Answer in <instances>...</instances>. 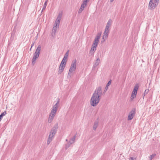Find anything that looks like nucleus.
I'll return each instance as SVG.
<instances>
[{"mask_svg": "<svg viewBox=\"0 0 160 160\" xmlns=\"http://www.w3.org/2000/svg\"><path fill=\"white\" fill-rule=\"evenodd\" d=\"M72 143L71 141H69L65 145L66 149H67Z\"/></svg>", "mask_w": 160, "mask_h": 160, "instance_id": "19", "label": "nucleus"}, {"mask_svg": "<svg viewBox=\"0 0 160 160\" xmlns=\"http://www.w3.org/2000/svg\"><path fill=\"white\" fill-rule=\"evenodd\" d=\"M96 48L97 47H96L92 45L90 52L94 53L95 51L96 50Z\"/></svg>", "mask_w": 160, "mask_h": 160, "instance_id": "16", "label": "nucleus"}, {"mask_svg": "<svg viewBox=\"0 0 160 160\" xmlns=\"http://www.w3.org/2000/svg\"><path fill=\"white\" fill-rule=\"evenodd\" d=\"M136 109L135 108H132L131 111L129 113L128 118V120H130L132 119L136 113Z\"/></svg>", "mask_w": 160, "mask_h": 160, "instance_id": "8", "label": "nucleus"}, {"mask_svg": "<svg viewBox=\"0 0 160 160\" xmlns=\"http://www.w3.org/2000/svg\"><path fill=\"white\" fill-rule=\"evenodd\" d=\"M58 107H57V106H53V107H52V109H54V110H55V111H57V110H58Z\"/></svg>", "mask_w": 160, "mask_h": 160, "instance_id": "26", "label": "nucleus"}, {"mask_svg": "<svg viewBox=\"0 0 160 160\" xmlns=\"http://www.w3.org/2000/svg\"><path fill=\"white\" fill-rule=\"evenodd\" d=\"M66 141H67V142H68V139H66Z\"/></svg>", "mask_w": 160, "mask_h": 160, "instance_id": "39", "label": "nucleus"}, {"mask_svg": "<svg viewBox=\"0 0 160 160\" xmlns=\"http://www.w3.org/2000/svg\"><path fill=\"white\" fill-rule=\"evenodd\" d=\"M94 55V53L92 52H91L89 51V53H88V56L89 57H90L91 59L93 57Z\"/></svg>", "mask_w": 160, "mask_h": 160, "instance_id": "23", "label": "nucleus"}, {"mask_svg": "<svg viewBox=\"0 0 160 160\" xmlns=\"http://www.w3.org/2000/svg\"><path fill=\"white\" fill-rule=\"evenodd\" d=\"M101 33L102 32H100L99 33H98L97 34L96 36L95 37L94 39L93 43L92 44V45L97 47L100 38Z\"/></svg>", "mask_w": 160, "mask_h": 160, "instance_id": "6", "label": "nucleus"}, {"mask_svg": "<svg viewBox=\"0 0 160 160\" xmlns=\"http://www.w3.org/2000/svg\"><path fill=\"white\" fill-rule=\"evenodd\" d=\"M139 87V85L138 84H136L135 86L134 87L133 89L132 92H136V93H137V92L138 91V88Z\"/></svg>", "mask_w": 160, "mask_h": 160, "instance_id": "14", "label": "nucleus"}, {"mask_svg": "<svg viewBox=\"0 0 160 160\" xmlns=\"http://www.w3.org/2000/svg\"><path fill=\"white\" fill-rule=\"evenodd\" d=\"M137 93L136 92H132L131 96V100H133L135 98H136V96Z\"/></svg>", "mask_w": 160, "mask_h": 160, "instance_id": "17", "label": "nucleus"}, {"mask_svg": "<svg viewBox=\"0 0 160 160\" xmlns=\"http://www.w3.org/2000/svg\"><path fill=\"white\" fill-rule=\"evenodd\" d=\"M34 42H33V43H32V45H31V48H32L33 46V45H34Z\"/></svg>", "mask_w": 160, "mask_h": 160, "instance_id": "36", "label": "nucleus"}, {"mask_svg": "<svg viewBox=\"0 0 160 160\" xmlns=\"http://www.w3.org/2000/svg\"><path fill=\"white\" fill-rule=\"evenodd\" d=\"M100 60L99 58L98 57L94 62V64L93 65L94 68H95L96 67L98 66L100 63Z\"/></svg>", "mask_w": 160, "mask_h": 160, "instance_id": "11", "label": "nucleus"}, {"mask_svg": "<svg viewBox=\"0 0 160 160\" xmlns=\"http://www.w3.org/2000/svg\"><path fill=\"white\" fill-rule=\"evenodd\" d=\"M41 49V47L40 45H39L38 47V48L35 51V53L34 54L32 62V64L33 65L34 64L36 59L38 58Z\"/></svg>", "mask_w": 160, "mask_h": 160, "instance_id": "4", "label": "nucleus"}, {"mask_svg": "<svg viewBox=\"0 0 160 160\" xmlns=\"http://www.w3.org/2000/svg\"><path fill=\"white\" fill-rule=\"evenodd\" d=\"M159 0H150L148 5V9H154L158 5Z\"/></svg>", "mask_w": 160, "mask_h": 160, "instance_id": "5", "label": "nucleus"}, {"mask_svg": "<svg viewBox=\"0 0 160 160\" xmlns=\"http://www.w3.org/2000/svg\"><path fill=\"white\" fill-rule=\"evenodd\" d=\"M114 1V0H110V2H112L113 1Z\"/></svg>", "mask_w": 160, "mask_h": 160, "instance_id": "38", "label": "nucleus"}, {"mask_svg": "<svg viewBox=\"0 0 160 160\" xmlns=\"http://www.w3.org/2000/svg\"><path fill=\"white\" fill-rule=\"evenodd\" d=\"M32 48L31 47V48H30V51H31V49H32Z\"/></svg>", "mask_w": 160, "mask_h": 160, "instance_id": "40", "label": "nucleus"}, {"mask_svg": "<svg viewBox=\"0 0 160 160\" xmlns=\"http://www.w3.org/2000/svg\"><path fill=\"white\" fill-rule=\"evenodd\" d=\"M59 99H58V100L57 101V103L54 106H55L58 107V104H59Z\"/></svg>", "mask_w": 160, "mask_h": 160, "instance_id": "30", "label": "nucleus"}, {"mask_svg": "<svg viewBox=\"0 0 160 160\" xmlns=\"http://www.w3.org/2000/svg\"><path fill=\"white\" fill-rule=\"evenodd\" d=\"M156 154L155 153H154L150 155V160H152V159L156 156Z\"/></svg>", "mask_w": 160, "mask_h": 160, "instance_id": "25", "label": "nucleus"}, {"mask_svg": "<svg viewBox=\"0 0 160 160\" xmlns=\"http://www.w3.org/2000/svg\"><path fill=\"white\" fill-rule=\"evenodd\" d=\"M111 84V80H110L108 81V83L107 84V86H109Z\"/></svg>", "mask_w": 160, "mask_h": 160, "instance_id": "32", "label": "nucleus"}, {"mask_svg": "<svg viewBox=\"0 0 160 160\" xmlns=\"http://www.w3.org/2000/svg\"><path fill=\"white\" fill-rule=\"evenodd\" d=\"M108 86H107L106 85V86L105 88V90H107L108 89Z\"/></svg>", "mask_w": 160, "mask_h": 160, "instance_id": "34", "label": "nucleus"}, {"mask_svg": "<svg viewBox=\"0 0 160 160\" xmlns=\"http://www.w3.org/2000/svg\"><path fill=\"white\" fill-rule=\"evenodd\" d=\"M68 52L69 50H68V51H67L66 53L65 54L64 56L67 58H68Z\"/></svg>", "mask_w": 160, "mask_h": 160, "instance_id": "29", "label": "nucleus"}, {"mask_svg": "<svg viewBox=\"0 0 160 160\" xmlns=\"http://www.w3.org/2000/svg\"><path fill=\"white\" fill-rule=\"evenodd\" d=\"M87 6V5H85V4L82 3L81 4V7L79 8L78 11V13H80L82 12V11L84 10V8Z\"/></svg>", "mask_w": 160, "mask_h": 160, "instance_id": "12", "label": "nucleus"}, {"mask_svg": "<svg viewBox=\"0 0 160 160\" xmlns=\"http://www.w3.org/2000/svg\"><path fill=\"white\" fill-rule=\"evenodd\" d=\"M135 158H134L133 157H130V159L129 160H134Z\"/></svg>", "mask_w": 160, "mask_h": 160, "instance_id": "35", "label": "nucleus"}, {"mask_svg": "<svg viewBox=\"0 0 160 160\" xmlns=\"http://www.w3.org/2000/svg\"><path fill=\"white\" fill-rule=\"evenodd\" d=\"M56 112H57L54 110V109L51 110L48 119V122L49 123H51L52 121L56 114Z\"/></svg>", "mask_w": 160, "mask_h": 160, "instance_id": "7", "label": "nucleus"}, {"mask_svg": "<svg viewBox=\"0 0 160 160\" xmlns=\"http://www.w3.org/2000/svg\"><path fill=\"white\" fill-rule=\"evenodd\" d=\"M107 39V38H103V36L102 38V40L101 41V43H103L105 41V40H106Z\"/></svg>", "mask_w": 160, "mask_h": 160, "instance_id": "31", "label": "nucleus"}, {"mask_svg": "<svg viewBox=\"0 0 160 160\" xmlns=\"http://www.w3.org/2000/svg\"><path fill=\"white\" fill-rule=\"evenodd\" d=\"M48 0H46V1L45 2L43 6V8H42V12L43 10H44L45 9L46 7L47 6V5Z\"/></svg>", "mask_w": 160, "mask_h": 160, "instance_id": "21", "label": "nucleus"}, {"mask_svg": "<svg viewBox=\"0 0 160 160\" xmlns=\"http://www.w3.org/2000/svg\"><path fill=\"white\" fill-rule=\"evenodd\" d=\"M61 17L62 14H59L55 21V23L54 24L55 25H57V26H58V27H59Z\"/></svg>", "mask_w": 160, "mask_h": 160, "instance_id": "10", "label": "nucleus"}, {"mask_svg": "<svg viewBox=\"0 0 160 160\" xmlns=\"http://www.w3.org/2000/svg\"><path fill=\"white\" fill-rule=\"evenodd\" d=\"M98 121H95L94 122V125L93 126V129L95 130L98 127Z\"/></svg>", "mask_w": 160, "mask_h": 160, "instance_id": "18", "label": "nucleus"}, {"mask_svg": "<svg viewBox=\"0 0 160 160\" xmlns=\"http://www.w3.org/2000/svg\"><path fill=\"white\" fill-rule=\"evenodd\" d=\"M76 65L77 61L76 59L73 60L72 61L71 64L68 72V77L70 78L71 77V74L73 71L75 70L76 69Z\"/></svg>", "mask_w": 160, "mask_h": 160, "instance_id": "3", "label": "nucleus"}, {"mask_svg": "<svg viewBox=\"0 0 160 160\" xmlns=\"http://www.w3.org/2000/svg\"><path fill=\"white\" fill-rule=\"evenodd\" d=\"M102 94V87L101 86L99 87L95 90L91 98L90 104L92 106L95 107L98 105L100 101Z\"/></svg>", "mask_w": 160, "mask_h": 160, "instance_id": "1", "label": "nucleus"}, {"mask_svg": "<svg viewBox=\"0 0 160 160\" xmlns=\"http://www.w3.org/2000/svg\"><path fill=\"white\" fill-rule=\"evenodd\" d=\"M67 58L64 56L62 60H64L65 61H67Z\"/></svg>", "mask_w": 160, "mask_h": 160, "instance_id": "33", "label": "nucleus"}, {"mask_svg": "<svg viewBox=\"0 0 160 160\" xmlns=\"http://www.w3.org/2000/svg\"><path fill=\"white\" fill-rule=\"evenodd\" d=\"M76 135H75V136H73V137L72 138H71L70 139V141H71V142L72 141V143H73L75 142V140L76 137Z\"/></svg>", "mask_w": 160, "mask_h": 160, "instance_id": "24", "label": "nucleus"}, {"mask_svg": "<svg viewBox=\"0 0 160 160\" xmlns=\"http://www.w3.org/2000/svg\"><path fill=\"white\" fill-rule=\"evenodd\" d=\"M112 22V20L111 19H109L108 21V22L107 24V25L106 27L110 28L111 26V24Z\"/></svg>", "mask_w": 160, "mask_h": 160, "instance_id": "20", "label": "nucleus"}, {"mask_svg": "<svg viewBox=\"0 0 160 160\" xmlns=\"http://www.w3.org/2000/svg\"><path fill=\"white\" fill-rule=\"evenodd\" d=\"M66 62H67L66 61H65L64 60H62L60 65H63V66H65L66 64Z\"/></svg>", "mask_w": 160, "mask_h": 160, "instance_id": "22", "label": "nucleus"}, {"mask_svg": "<svg viewBox=\"0 0 160 160\" xmlns=\"http://www.w3.org/2000/svg\"><path fill=\"white\" fill-rule=\"evenodd\" d=\"M149 92V90L148 89H146L145 91H144V96H145L147 94L148 92Z\"/></svg>", "mask_w": 160, "mask_h": 160, "instance_id": "28", "label": "nucleus"}, {"mask_svg": "<svg viewBox=\"0 0 160 160\" xmlns=\"http://www.w3.org/2000/svg\"><path fill=\"white\" fill-rule=\"evenodd\" d=\"M58 28L59 27H58V26H57V25H54V27L52 31V34L53 33L54 35L55 34L56 31L57 30Z\"/></svg>", "mask_w": 160, "mask_h": 160, "instance_id": "15", "label": "nucleus"}, {"mask_svg": "<svg viewBox=\"0 0 160 160\" xmlns=\"http://www.w3.org/2000/svg\"><path fill=\"white\" fill-rule=\"evenodd\" d=\"M110 31L109 28L106 27L105 30L104 31L103 35V38H107L108 37V35L109 32Z\"/></svg>", "mask_w": 160, "mask_h": 160, "instance_id": "9", "label": "nucleus"}, {"mask_svg": "<svg viewBox=\"0 0 160 160\" xmlns=\"http://www.w3.org/2000/svg\"><path fill=\"white\" fill-rule=\"evenodd\" d=\"M65 66L60 65L59 68L58 73L59 74H61V73L63 71Z\"/></svg>", "mask_w": 160, "mask_h": 160, "instance_id": "13", "label": "nucleus"}, {"mask_svg": "<svg viewBox=\"0 0 160 160\" xmlns=\"http://www.w3.org/2000/svg\"><path fill=\"white\" fill-rule=\"evenodd\" d=\"M58 128V123H56L51 129L48 139L47 144L48 145L49 144L54 138L55 134L57 133Z\"/></svg>", "mask_w": 160, "mask_h": 160, "instance_id": "2", "label": "nucleus"}, {"mask_svg": "<svg viewBox=\"0 0 160 160\" xmlns=\"http://www.w3.org/2000/svg\"><path fill=\"white\" fill-rule=\"evenodd\" d=\"M106 91L107 90H104V91H103V94L105 93Z\"/></svg>", "mask_w": 160, "mask_h": 160, "instance_id": "37", "label": "nucleus"}, {"mask_svg": "<svg viewBox=\"0 0 160 160\" xmlns=\"http://www.w3.org/2000/svg\"><path fill=\"white\" fill-rule=\"evenodd\" d=\"M89 0H84L82 3L85 4V5H87L88 2H89Z\"/></svg>", "mask_w": 160, "mask_h": 160, "instance_id": "27", "label": "nucleus"}]
</instances>
